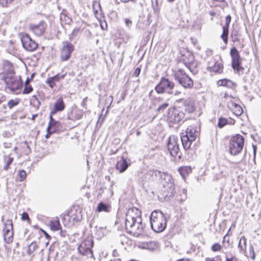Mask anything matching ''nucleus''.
Here are the masks:
<instances>
[{
	"instance_id": "8",
	"label": "nucleus",
	"mask_w": 261,
	"mask_h": 261,
	"mask_svg": "<svg viewBox=\"0 0 261 261\" xmlns=\"http://www.w3.org/2000/svg\"><path fill=\"white\" fill-rule=\"evenodd\" d=\"M175 81L185 89H191L193 87V81L181 69H178L173 74Z\"/></svg>"
},
{
	"instance_id": "62",
	"label": "nucleus",
	"mask_w": 261,
	"mask_h": 261,
	"mask_svg": "<svg viewBox=\"0 0 261 261\" xmlns=\"http://www.w3.org/2000/svg\"><path fill=\"white\" fill-rule=\"evenodd\" d=\"M235 123V120L232 119H229L228 120V123L227 124H234Z\"/></svg>"
},
{
	"instance_id": "31",
	"label": "nucleus",
	"mask_w": 261,
	"mask_h": 261,
	"mask_svg": "<svg viewBox=\"0 0 261 261\" xmlns=\"http://www.w3.org/2000/svg\"><path fill=\"white\" fill-rule=\"evenodd\" d=\"M223 32L221 36V38L223 40V42L226 44L228 41V36L229 34V27H223Z\"/></svg>"
},
{
	"instance_id": "26",
	"label": "nucleus",
	"mask_w": 261,
	"mask_h": 261,
	"mask_svg": "<svg viewBox=\"0 0 261 261\" xmlns=\"http://www.w3.org/2000/svg\"><path fill=\"white\" fill-rule=\"evenodd\" d=\"M183 109L188 113H192L194 111L193 103L188 100H185L183 105Z\"/></svg>"
},
{
	"instance_id": "14",
	"label": "nucleus",
	"mask_w": 261,
	"mask_h": 261,
	"mask_svg": "<svg viewBox=\"0 0 261 261\" xmlns=\"http://www.w3.org/2000/svg\"><path fill=\"white\" fill-rule=\"evenodd\" d=\"M4 231V240L6 243L10 244L13 240V222L11 220H7L5 223Z\"/></svg>"
},
{
	"instance_id": "33",
	"label": "nucleus",
	"mask_w": 261,
	"mask_h": 261,
	"mask_svg": "<svg viewBox=\"0 0 261 261\" xmlns=\"http://www.w3.org/2000/svg\"><path fill=\"white\" fill-rule=\"evenodd\" d=\"M218 84L220 86H225L227 87H230L233 85V83L228 80L223 79L218 81Z\"/></svg>"
},
{
	"instance_id": "64",
	"label": "nucleus",
	"mask_w": 261,
	"mask_h": 261,
	"mask_svg": "<svg viewBox=\"0 0 261 261\" xmlns=\"http://www.w3.org/2000/svg\"><path fill=\"white\" fill-rule=\"evenodd\" d=\"M206 261H216L214 258L206 257L205 258Z\"/></svg>"
},
{
	"instance_id": "5",
	"label": "nucleus",
	"mask_w": 261,
	"mask_h": 261,
	"mask_svg": "<svg viewBox=\"0 0 261 261\" xmlns=\"http://www.w3.org/2000/svg\"><path fill=\"white\" fill-rule=\"evenodd\" d=\"M244 145V138L240 134L233 136L229 143V152L231 155H236L240 153Z\"/></svg>"
},
{
	"instance_id": "35",
	"label": "nucleus",
	"mask_w": 261,
	"mask_h": 261,
	"mask_svg": "<svg viewBox=\"0 0 261 261\" xmlns=\"http://www.w3.org/2000/svg\"><path fill=\"white\" fill-rule=\"evenodd\" d=\"M227 234L228 233L224 236L222 242L223 245L222 246L223 248L226 249L231 247L229 243V238L227 237Z\"/></svg>"
},
{
	"instance_id": "9",
	"label": "nucleus",
	"mask_w": 261,
	"mask_h": 261,
	"mask_svg": "<svg viewBox=\"0 0 261 261\" xmlns=\"http://www.w3.org/2000/svg\"><path fill=\"white\" fill-rule=\"evenodd\" d=\"M230 55L231 58V67L237 73L244 69L242 66V59L236 47H233L230 49Z\"/></svg>"
},
{
	"instance_id": "1",
	"label": "nucleus",
	"mask_w": 261,
	"mask_h": 261,
	"mask_svg": "<svg viewBox=\"0 0 261 261\" xmlns=\"http://www.w3.org/2000/svg\"><path fill=\"white\" fill-rule=\"evenodd\" d=\"M154 176L159 177L163 185L162 192L165 199H170L175 193L174 184L172 176L167 172H162L158 170H149L140 177L141 181L146 182L153 180Z\"/></svg>"
},
{
	"instance_id": "54",
	"label": "nucleus",
	"mask_w": 261,
	"mask_h": 261,
	"mask_svg": "<svg viewBox=\"0 0 261 261\" xmlns=\"http://www.w3.org/2000/svg\"><path fill=\"white\" fill-rule=\"evenodd\" d=\"M34 99L36 101L37 105L38 107H39L41 105V102L39 101V100L38 99L37 96L36 95H34L32 96V98L31 99V101L32 102L34 103V102L33 101Z\"/></svg>"
},
{
	"instance_id": "36",
	"label": "nucleus",
	"mask_w": 261,
	"mask_h": 261,
	"mask_svg": "<svg viewBox=\"0 0 261 261\" xmlns=\"http://www.w3.org/2000/svg\"><path fill=\"white\" fill-rule=\"evenodd\" d=\"M246 256L248 257H250L252 260H254L255 258V254L254 251V248L252 245L249 246L248 252H246Z\"/></svg>"
},
{
	"instance_id": "6",
	"label": "nucleus",
	"mask_w": 261,
	"mask_h": 261,
	"mask_svg": "<svg viewBox=\"0 0 261 261\" xmlns=\"http://www.w3.org/2000/svg\"><path fill=\"white\" fill-rule=\"evenodd\" d=\"M175 86L174 83L165 77H162L160 82L154 88V90L158 94H161L167 93L172 94Z\"/></svg>"
},
{
	"instance_id": "38",
	"label": "nucleus",
	"mask_w": 261,
	"mask_h": 261,
	"mask_svg": "<svg viewBox=\"0 0 261 261\" xmlns=\"http://www.w3.org/2000/svg\"><path fill=\"white\" fill-rule=\"evenodd\" d=\"M228 123V119L221 117L218 120V126L221 128Z\"/></svg>"
},
{
	"instance_id": "45",
	"label": "nucleus",
	"mask_w": 261,
	"mask_h": 261,
	"mask_svg": "<svg viewBox=\"0 0 261 261\" xmlns=\"http://www.w3.org/2000/svg\"><path fill=\"white\" fill-rule=\"evenodd\" d=\"M19 181H22L26 177L27 173L25 170H21L19 171Z\"/></svg>"
},
{
	"instance_id": "39",
	"label": "nucleus",
	"mask_w": 261,
	"mask_h": 261,
	"mask_svg": "<svg viewBox=\"0 0 261 261\" xmlns=\"http://www.w3.org/2000/svg\"><path fill=\"white\" fill-rule=\"evenodd\" d=\"M169 105L168 102H165L161 105H160L158 109H156V112L158 113H161L164 112V111L169 107Z\"/></svg>"
},
{
	"instance_id": "47",
	"label": "nucleus",
	"mask_w": 261,
	"mask_h": 261,
	"mask_svg": "<svg viewBox=\"0 0 261 261\" xmlns=\"http://www.w3.org/2000/svg\"><path fill=\"white\" fill-rule=\"evenodd\" d=\"M14 0H0V6L3 8L7 7Z\"/></svg>"
},
{
	"instance_id": "28",
	"label": "nucleus",
	"mask_w": 261,
	"mask_h": 261,
	"mask_svg": "<svg viewBox=\"0 0 261 261\" xmlns=\"http://www.w3.org/2000/svg\"><path fill=\"white\" fill-rule=\"evenodd\" d=\"M247 240L245 236H243L240 239L238 243V248L240 249V252L246 251Z\"/></svg>"
},
{
	"instance_id": "55",
	"label": "nucleus",
	"mask_w": 261,
	"mask_h": 261,
	"mask_svg": "<svg viewBox=\"0 0 261 261\" xmlns=\"http://www.w3.org/2000/svg\"><path fill=\"white\" fill-rule=\"evenodd\" d=\"M141 72V68L140 67H137L136 69L135 70V71L133 73V76L135 77H137L139 76Z\"/></svg>"
},
{
	"instance_id": "49",
	"label": "nucleus",
	"mask_w": 261,
	"mask_h": 261,
	"mask_svg": "<svg viewBox=\"0 0 261 261\" xmlns=\"http://www.w3.org/2000/svg\"><path fill=\"white\" fill-rule=\"evenodd\" d=\"M15 77L14 72L12 71H10L9 73H6V75L4 76V82L5 83V80L7 78L14 79Z\"/></svg>"
},
{
	"instance_id": "61",
	"label": "nucleus",
	"mask_w": 261,
	"mask_h": 261,
	"mask_svg": "<svg viewBox=\"0 0 261 261\" xmlns=\"http://www.w3.org/2000/svg\"><path fill=\"white\" fill-rule=\"evenodd\" d=\"M87 99V97L85 98L82 102H81V106L83 107H85L86 106V102Z\"/></svg>"
},
{
	"instance_id": "18",
	"label": "nucleus",
	"mask_w": 261,
	"mask_h": 261,
	"mask_svg": "<svg viewBox=\"0 0 261 261\" xmlns=\"http://www.w3.org/2000/svg\"><path fill=\"white\" fill-rule=\"evenodd\" d=\"M223 66L221 62L212 60L208 63L207 68L212 72L220 73L223 71Z\"/></svg>"
},
{
	"instance_id": "60",
	"label": "nucleus",
	"mask_w": 261,
	"mask_h": 261,
	"mask_svg": "<svg viewBox=\"0 0 261 261\" xmlns=\"http://www.w3.org/2000/svg\"><path fill=\"white\" fill-rule=\"evenodd\" d=\"M9 44L11 45L12 46L9 47V49L11 51H12V50L14 49V47L12 46L13 44V41L12 40H10L9 41Z\"/></svg>"
},
{
	"instance_id": "32",
	"label": "nucleus",
	"mask_w": 261,
	"mask_h": 261,
	"mask_svg": "<svg viewBox=\"0 0 261 261\" xmlns=\"http://www.w3.org/2000/svg\"><path fill=\"white\" fill-rule=\"evenodd\" d=\"M38 246L36 242H32L28 247L27 254L29 255H31L37 249Z\"/></svg>"
},
{
	"instance_id": "51",
	"label": "nucleus",
	"mask_w": 261,
	"mask_h": 261,
	"mask_svg": "<svg viewBox=\"0 0 261 261\" xmlns=\"http://www.w3.org/2000/svg\"><path fill=\"white\" fill-rule=\"evenodd\" d=\"M21 219L22 220H27L29 222L31 221L29 214L27 212H23L22 213Z\"/></svg>"
},
{
	"instance_id": "30",
	"label": "nucleus",
	"mask_w": 261,
	"mask_h": 261,
	"mask_svg": "<svg viewBox=\"0 0 261 261\" xmlns=\"http://www.w3.org/2000/svg\"><path fill=\"white\" fill-rule=\"evenodd\" d=\"M179 172L184 179H185L187 176L191 171V169L188 167H184L179 168Z\"/></svg>"
},
{
	"instance_id": "53",
	"label": "nucleus",
	"mask_w": 261,
	"mask_h": 261,
	"mask_svg": "<svg viewBox=\"0 0 261 261\" xmlns=\"http://www.w3.org/2000/svg\"><path fill=\"white\" fill-rule=\"evenodd\" d=\"M55 129H48V127L47 128V134L45 135L46 138L48 139L49 137L51 136V134L53 133H56Z\"/></svg>"
},
{
	"instance_id": "15",
	"label": "nucleus",
	"mask_w": 261,
	"mask_h": 261,
	"mask_svg": "<svg viewBox=\"0 0 261 261\" xmlns=\"http://www.w3.org/2000/svg\"><path fill=\"white\" fill-rule=\"evenodd\" d=\"M74 49V47L71 43L65 42L61 51V60L62 61H67L70 58L71 54Z\"/></svg>"
},
{
	"instance_id": "19",
	"label": "nucleus",
	"mask_w": 261,
	"mask_h": 261,
	"mask_svg": "<svg viewBox=\"0 0 261 261\" xmlns=\"http://www.w3.org/2000/svg\"><path fill=\"white\" fill-rule=\"evenodd\" d=\"M65 108V105L63 101V98L60 97L58 98L54 104L53 109L50 112L51 114H55L57 112L63 111Z\"/></svg>"
},
{
	"instance_id": "23",
	"label": "nucleus",
	"mask_w": 261,
	"mask_h": 261,
	"mask_svg": "<svg viewBox=\"0 0 261 261\" xmlns=\"http://www.w3.org/2000/svg\"><path fill=\"white\" fill-rule=\"evenodd\" d=\"M142 247L150 251H154L158 248L159 244L154 241H150L143 243Z\"/></svg>"
},
{
	"instance_id": "40",
	"label": "nucleus",
	"mask_w": 261,
	"mask_h": 261,
	"mask_svg": "<svg viewBox=\"0 0 261 261\" xmlns=\"http://www.w3.org/2000/svg\"><path fill=\"white\" fill-rule=\"evenodd\" d=\"M33 90V87L31 85L25 83L24 88L22 91V94H28L30 93Z\"/></svg>"
},
{
	"instance_id": "13",
	"label": "nucleus",
	"mask_w": 261,
	"mask_h": 261,
	"mask_svg": "<svg viewBox=\"0 0 261 261\" xmlns=\"http://www.w3.org/2000/svg\"><path fill=\"white\" fill-rule=\"evenodd\" d=\"M82 219V215L81 211L71 210L66 215H65L63 218V221L68 222L69 224L73 225L75 223L80 221Z\"/></svg>"
},
{
	"instance_id": "42",
	"label": "nucleus",
	"mask_w": 261,
	"mask_h": 261,
	"mask_svg": "<svg viewBox=\"0 0 261 261\" xmlns=\"http://www.w3.org/2000/svg\"><path fill=\"white\" fill-rule=\"evenodd\" d=\"M82 117H83V112L81 111H77L74 115V119L70 118V117L69 116H68V118L69 120H73L74 119L79 120V119H81L82 118Z\"/></svg>"
},
{
	"instance_id": "44",
	"label": "nucleus",
	"mask_w": 261,
	"mask_h": 261,
	"mask_svg": "<svg viewBox=\"0 0 261 261\" xmlns=\"http://www.w3.org/2000/svg\"><path fill=\"white\" fill-rule=\"evenodd\" d=\"M222 252L225 254L226 261H238V258L235 255H231L230 257L227 254V252L224 251V250H222Z\"/></svg>"
},
{
	"instance_id": "48",
	"label": "nucleus",
	"mask_w": 261,
	"mask_h": 261,
	"mask_svg": "<svg viewBox=\"0 0 261 261\" xmlns=\"http://www.w3.org/2000/svg\"><path fill=\"white\" fill-rule=\"evenodd\" d=\"M231 38L233 42H236L239 41L238 37V33L236 31H232L231 34Z\"/></svg>"
},
{
	"instance_id": "29",
	"label": "nucleus",
	"mask_w": 261,
	"mask_h": 261,
	"mask_svg": "<svg viewBox=\"0 0 261 261\" xmlns=\"http://www.w3.org/2000/svg\"><path fill=\"white\" fill-rule=\"evenodd\" d=\"M153 12L156 15L160 14L161 4H159L158 0H151Z\"/></svg>"
},
{
	"instance_id": "11",
	"label": "nucleus",
	"mask_w": 261,
	"mask_h": 261,
	"mask_svg": "<svg viewBox=\"0 0 261 261\" xmlns=\"http://www.w3.org/2000/svg\"><path fill=\"white\" fill-rule=\"evenodd\" d=\"M167 148L171 156L176 157L178 156V159L181 158V154H179V144L178 140L174 136H170L167 142Z\"/></svg>"
},
{
	"instance_id": "37",
	"label": "nucleus",
	"mask_w": 261,
	"mask_h": 261,
	"mask_svg": "<svg viewBox=\"0 0 261 261\" xmlns=\"http://www.w3.org/2000/svg\"><path fill=\"white\" fill-rule=\"evenodd\" d=\"M19 103V99H10L8 101L7 105L10 109H12L14 107L16 106Z\"/></svg>"
},
{
	"instance_id": "22",
	"label": "nucleus",
	"mask_w": 261,
	"mask_h": 261,
	"mask_svg": "<svg viewBox=\"0 0 261 261\" xmlns=\"http://www.w3.org/2000/svg\"><path fill=\"white\" fill-rule=\"evenodd\" d=\"M54 114H51V113L50 112L49 114V122L48 123V129H55V132H57L61 124L60 122L58 121H56L53 118V115Z\"/></svg>"
},
{
	"instance_id": "2",
	"label": "nucleus",
	"mask_w": 261,
	"mask_h": 261,
	"mask_svg": "<svg viewBox=\"0 0 261 261\" xmlns=\"http://www.w3.org/2000/svg\"><path fill=\"white\" fill-rule=\"evenodd\" d=\"M125 224L128 233L137 237L141 235L144 227L141 211L136 207L129 208L126 213Z\"/></svg>"
},
{
	"instance_id": "24",
	"label": "nucleus",
	"mask_w": 261,
	"mask_h": 261,
	"mask_svg": "<svg viewBox=\"0 0 261 261\" xmlns=\"http://www.w3.org/2000/svg\"><path fill=\"white\" fill-rule=\"evenodd\" d=\"M111 209V206L110 204L103 202L98 203L96 207V211L98 212H109Z\"/></svg>"
},
{
	"instance_id": "7",
	"label": "nucleus",
	"mask_w": 261,
	"mask_h": 261,
	"mask_svg": "<svg viewBox=\"0 0 261 261\" xmlns=\"http://www.w3.org/2000/svg\"><path fill=\"white\" fill-rule=\"evenodd\" d=\"M168 121L170 126L174 127L175 124H180L184 122L185 113L180 108H171L169 109Z\"/></svg>"
},
{
	"instance_id": "59",
	"label": "nucleus",
	"mask_w": 261,
	"mask_h": 261,
	"mask_svg": "<svg viewBox=\"0 0 261 261\" xmlns=\"http://www.w3.org/2000/svg\"><path fill=\"white\" fill-rule=\"evenodd\" d=\"M42 231L47 239H50L51 238L50 236L45 230H42Z\"/></svg>"
},
{
	"instance_id": "25",
	"label": "nucleus",
	"mask_w": 261,
	"mask_h": 261,
	"mask_svg": "<svg viewBox=\"0 0 261 261\" xmlns=\"http://www.w3.org/2000/svg\"><path fill=\"white\" fill-rule=\"evenodd\" d=\"M97 197H101L103 194L109 193L110 194V196H111L113 194V192H112L110 189H107L106 186L103 184H100L99 188L97 189Z\"/></svg>"
},
{
	"instance_id": "57",
	"label": "nucleus",
	"mask_w": 261,
	"mask_h": 261,
	"mask_svg": "<svg viewBox=\"0 0 261 261\" xmlns=\"http://www.w3.org/2000/svg\"><path fill=\"white\" fill-rule=\"evenodd\" d=\"M253 160L254 163H255V155H256V148L255 146H254L253 145Z\"/></svg>"
},
{
	"instance_id": "50",
	"label": "nucleus",
	"mask_w": 261,
	"mask_h": 261,
	"mask_svg": "<svg viewBox=\"0 0 261 261\" xmlns=\"http://www.w3.org/2000/svg\"><path fill=\"white\" fill-rule=\"evenodd\" d=\"M46 83L49 85V86L53 88L55 86V82L54 81H53L52 79H51V77H48L46 80Z\"/></svg>"
},
{
	"instance_id": "63",
	"label": "nucleus",
	"mask_w": 261,
	"mask_h": 261,
	"mask_svg": "<svg viewBox=\"0 0 261 261\" xmlns=\"http://www.w3.org/2000/svg\"><path fill=\"white\" fill-rule=\"evenodd\" d=\"M181 92L178 90H173V93L172 94H174V95H178L179 94H180Z\"/></svg>"
},
{
	"instance_id": "17",
	"label": "nucleus",
	"mask_w": 261,
	"mask_h": 261,
	"mask_svg": "<svg viewBox=\"0 0 261 261\" xmlns=\"http://www.w3.org/2000/svg\"><path fill=\"white\" fill-rule=\"evenodd\" d=\"M130 165L129 160L127 161L124 156H121L120 160L117 162L116 168L120 173H122L125 172Z\"/></svg>"
},
{
	"instance_id": "3",
	"label": "nucleus",
	"mask_w": 261,
	"mask_h": 261,
	"mask_svg": "<svg viewBox=\"0 0 261 261\" xmlns=\"http://www.w3.org/2000/svg\"><path fill=\"white\" fill-rule=\"evenodd\" d=\"M151 229L157 233L163 232L167 226V219L164 214L160 210L153 211L150 216Z\"/></svg>"
},
{
	"instance_id": "34",
	"label": "nucleus",
	"mask_w": 261,
	"mask_h": 261,
	"mask_svg": "<svg viewBox=\"0 0 261 261\" xmlns=\"http://www.w3.org/2000/svg\"><path fill=\"white\" fill-rule=\"evenodd\" d=\"M50 226L51 229L54 231H57L61 229V225L59 220L51 221Z\"/></svg>"
},
{
	"instance_id": "46",
	"label": "nucleus",
	"mask_w": 261,
	"mask_h": 261,
	"mask_svg": "<svg viewBox=\"0 0 261 261\" xmlns=\"http://www.w3.org/2000/svg\"><path fill=\"white\" fill-rule=\"evenodd\" d=\"M13 161V158L11 157H9L8 160L7 161L6 165L4 167V170L5 171H8L9 169L10 165L12 163Z\"/></svg>"
},
{
	"instance_id": "58",
	"label": "nucleus",
	"mask_w": 261,
	"mask_h": 261,
	"mask_svg": "<svg viewBox=\"0 0 261 261\" xmlns=\"http://www.w3.org/2000/svg\"><path fill=\"white\" fill-rule=\"evenodd\" d=\"M60 234L61 237H65L66 236V231L65 230H61Z\"/></svg>"
},
{
	"instance_id": "21",
	"label": "nucleus",
	"mask_w": 261,
	"mask_h": 261,
	"mask_svg": "<svg viewBox=\"0 0 261 261\" xmlns=\"http://www.w3.org/2000/svg\"><path fill=\"white\" fill-rule=\"evenodd\" d=\"M92 231L94 233L95 236L97 239H100L106 236L108 230L107 227L94 226Z\"/></svg>"
},
{
	"instance_id": "10",
	"label": "nucleus",
	"mask_w": 261,
	"mask_h": 261,
	"mask_svg": "<svg viewBox=\"0 0 261 261\" xmlns=\"http://www.w3.org/2000/svg\"><path fill=\"white\" fill-rule=\"evenodd\" d=\"M93 241L91 237H88L85 239L79 245L77 248L79 252L89 257L93 256V251L92 248L93 246Z\"/></svg>"
},
{
	"instance_id": "43",
	"label": "nucleus",
	"mask_w": 261,
	"mask_h": 261,
	"mask_svg": "<svg viewBox=\"0 0 261 261\" xmlns=\"http://www.w3.org/2000/svg\"><path fill=\"white\" fill-rule=\"evenodd\" d=\"M222 246L218 243L214 244L211 247V250L214 252L220 251L222 249Z\"/></svg>"
},
{
	"instance_id": "27",
	"label": "nucleus",
	"mask_w": 261,
	"mask_h": 261,
	"mask_svg": "<svg viewBox=\"0 0 261 261\" xmlns=\"http://www.w3.org/2000/svg\"><path fill=\"white\" fill-rule=\"evenodd\" d=\"M232 111L234 115L237 116H239L243 113V110L242 108L238 104L234 102H232Z\"/></svg>"
},
{
	"instance_id": "56",
	"label": "nucleus",
	"mask_w": 261,
	"mask_h": 261,
	"mask_svg": "<svg viewBox=\"0 0 261 261\" xmlns=\"http://www.w3.org/2000/svg\"><path fill=\"white\" fill-rule=\"evenodd\" d=\"M125 23L127 27H130L132 25V22L129 19L125 18Z\"/></svg>"
},
{
	"instance_id": "52",
	"label": "nucleus",
	"mask_w": 261,
	"mask_h": 261,
	"mask_svg": "<svg viewBox=\"0 0 261 261\" xmlns=\"http://www.w3.org/2000/svg\"><path fill=\"white\" fill-rule=\"evenodd\" d=\"M231 20V17L230 15L226 16L225 18V24L224 27H229L230 22Z\"/></svg>"
},
{
	"instance_id": "20",
	"label": "nucleus",
	"mask_w": 261,
	"mask_h": 261,
	"mask_svg": "<svg viewBox=\"0 0 261 261\" xmlns=\"http://www.w3.org/2000/svg\"><path fill=\"white\" fill-rule=\"evenodd\" d=\"M46 27V24L44 21H41L38 24L31 26V29L37 36H41Z\"/></svg>"
},
{
	"instance_id": "12",
	"label": "nucleus",
	"mask_w": 261,
	"mask_h": 261,
	"mask_svg": "<svg viewBox=\"0 0 261 261\" xmlns=\"http://www.w3.org/2000/svg\"><path fill=\"white\" fill-rule=\"evenodd\" d=\"M20 39L23 47L27 51H33L38 46V43L27 34H21Z\"/></svg>"
},
{
	"instance_id": "4",
	"label": "nucleus",
	"mask_w": 261,
	"mask_h": 261,
	"mask_svg": "<svg viewBox=\"0 0 261 261\" xmlns=\"http://www.w3.org/2000/svg\"><path fill=\"white\" fill-rule=\"evenodd\" d=\"M198 129L195 125H191L187 127L185 134L181 136V141L185 150L190 149L192 142L196 140L199 135Z\"/></svg>"
},
{
	"instance_id": "41",
	"label": "nucleus",
	"mask_w": 261,
	"mask_h": 261,
	"mask_svg": "<svg viewBox=\"0 0 261 261\" xmlns=\"http://www.w3.org/2000/svg\"><path fill=\"white\" fill-rule=\"evenodd\" d=\"M66 74V73H64L62 74H57L55 75V76H53L50 77H51V79H52L53 81H54L56 83L57 82H59L60 81V80H61V79H63L65 77Z\"/></svg>"
},
{
	"instance_id": "16",
	"label": "nucleus",
	"mask_w": 261,
	"mask_h": 261,
	"mask_svg": "<svg viewBox=\"0 0 261 261\" xmlns=\"http://www.w3.org/2000/svg\"><path fill=\"white\" fill-rule=\"evenodd\" d=\"M5 84L7 86L8 88L13 92L19 89L22 84L20 78L17 77L14 79L7 78L5 80Z\"/></svg>"
}]
</instances>
